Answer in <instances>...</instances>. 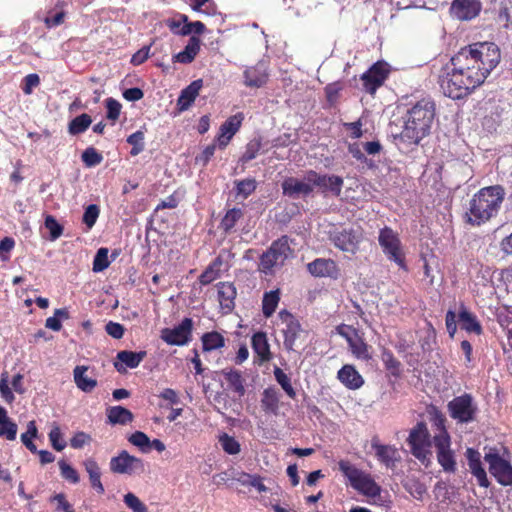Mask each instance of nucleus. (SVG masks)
<instances>
[{"label":"nucleus","mask_w":512,"mask_h":512,"mask_svg":"<svg viewBox=\"0 0 512 512\" xmlns=\"http://www.w3.org/2000/svg\"><path fill=\"white\" fill-rule=\"evenodd\" d=\"M339 469L348 478L351 486L360 493L368 497L380 495L381 487L371 478V476L348 461H340Z\"/></svg>","instance_id":"nucleus-6"},{"label":"nucleus","mask_w":512,"mask_h":512,"mask_svg":"<svg viewBox=\"0 0 512 512\" xmlns=\"http://www.w3.org/2000/svg\"><path fill=\"white\" fill-rule=\"evenodd\" d=\"M110 262L108 261V249L100 248L93 260V271L101 272L105 270L109 266Z\"/></svg>","instance_id":"nucleus-52"},{"label":"nucleus","mask_w":512,"mask_h":512,"mask_svg":"<svg viewBox=\"0 0 512 512\" xmlns=\"http://www.w3.org/2000/svg\"><path fill=\"white\" fill-rule=\"evenodd\" d=\"M252 348L258 355L260 362H267L271 359L270 346L266 334L263 332H257L252 336Z\"/></svg>","instance_id":"nucleus-31"},{"label":"nucleus","mask_w":512,"mask_h":512,"mask_svg":"<svg viewBox=\"0 0 512 512\" xmlns=\"http://www.w3.org/2000/svg\"><path fill=\"white\" fill-rule=\"evenodd\" d=\"M386 78L387 71L380 64H375L362 75L361 80L365 91L374 94Z\"/></svg>","instance_id":"nucleus-20"},{"label":"nucleus","mask_w":512,"mask_h":512,"mask_svg":"<svg viewBox=\"0 0 512 512\" xmlns=\"http://www.w3.org/2000/svg\"><path fill=\"white\" fill-rule=\"evenodd\" d=\"M466 457L468 460V466L471 473L476 477L478 484L481 487L487 488L490 484L485 469L482 467L480 453L473 449L468 448L466 450Z\"/></svg>","instance_id":"nucleus-22"},{"label":"nucleus","mask_w":512,"mask_h":512,"mask_svg":"<svg viewBox=\"0 0 512 512\" xmlns=\"http://www.w3.org/2000/svg\"><path fill=\"white\" fill-rule=\"evenodd\" d=\"M504 196V189L499 185L479 190L470 200L467 221L472 225H480L496 216Z\"/></svg>","instance_id":"nucleus-3"},{"label":"nucleus","mask_w":512,"mask_h":512,"mask_svg":"<svg viewBox=\"0 0 512 512\" xmlns=\"http://www.w3.org/2000/svg\"><path fill=\"white\" fill-rule=\"evenodd\" d=\"M58 465L61 471V475L64 479L74 484L79 482L80 479L78 472L71 465L67 464L63 460L59 461Z\"/></svg>","instance_id":"nucleus-59"},{"label":"nucleus","mask_w":512,"mask_h":512,"mask_svg":"<svg viewBox=\"0 0 512 512\" xmlns=\"http://www.w3.org/2000/svg\"><path fill=\"white\" fill-rule=\"evenodd\" d=\"M339 381L349 389H359L364 380L359 372L352 365H344L337 374Z\"/></svg>","instance_id":"nucleus-27"},{"label":"nucleus","mask_w":512,"mask_h":512,"mask_svg":"<svg viewBox=\"0 0 512 512\" xmlns=\"http://www.w3.org/2000/svg\"><path fill=\"white\" fill-rule=\"evenodd\" d=\"M18 427L15 422L11 419L0 423V437H5L7 440H15L17 435Z\"/></svg>","instance_id":"nucleus-60"},{"label":"nucleus","mask_w":512,"mask_h":512,"mask_svg":"<svg viewBox=\"0 0 512 512\" xmlns=\"http://www.w3.org/2000/svg\"><path fill=\"white\" fill-rule=\"evenodd\" d=\"M69 314L66 309H56L54 311V316L46 319L45 326L53 331H60L62 328L60 319H68Z\"/></svg>","instance_id":"nucleus-46"},{"label":"nucleus","mask_w":512,"mask_h":512,"mask_svg":"<svg viewBox=\"0 0 512 512\" xmlns=\"http://www.w3.org/2000/svg\"><path fill=\"white\" fill-rule=\"evenodd\" d=\"M435 117V104L430 98H423L407 110L400 137L409 144H418L426 137Z\"/></svg>","instance_id":"nucleus-2"},{"label":"nucleus","mask_w":512,"mask_h":512,"mask_svg":"<svg viewBox=\"0 0 512 512\" xmlns=\"http://www.w3.org/2000/svg\"><path fill=\"white\" fill-rule=\"evenodd\" d=\"M372 448L375 450L379 461L387 467H393L400 458L397 449L393 446L372 443Z\"/></svg>","instance_id":"nucleus-30"},{"label":"nucleus","mask_w":512,"mask_h":512,"mask_svg":"<svg viewBox=\"0 0 512 512\" xmlns=\"http://www.w3.org/2000/svg\"><path fill=\"white\" fill-rule=\"evenodd\" d=\"M88 367L76 366L73 370V377L76 386L83 392L89 393L97 386V380L88 377L86 372Z\"/></svg>","instance_id":"nucleus-32"},{"label":"nucleus","mask_w":512,"mask_h":512,"mask_svg":"<svg viewBox=\"0 0 512 512\" xmlns=\"http://www.w3.org/2000/svg\"><path fill=\"white\" fill-rule=\"evenodd\" d=\"M260 148H261V142L259 140L250 141L247 144L246 150L241 157V161L243 163H247V162L253 160L254 158H256Z\"/></svg>","instance_id":"nucleus-61"},{"label":"nucleus","mask_w":512,"mask_h":512,"mask_svg":"<svg viewBox=\"0 0 512 512\" xmlns=\"http://www.w3.org/2000/svg\"><path fill=\"white\" fill-rule=\"evenodd\" d=\"M203 87V80L197 79L191 82L186 88L181 91V94L177 100V106L180 111L187 110L196 97L199 95L201 88Z\"/></svg>","instance_id":"nucleus-25"},{"label":"nucleus","mask_w":512,"mask_h":512,"mask_svg":"<svg viewBox=\"0 0 512 512\" xmlns=\"http://www.w3.org/2000/svg\"><path fill=\"white\" fill-rule=\"evenodd\" d=\"M92 119L88 114H81L75 117L68 126V131L72 135H78L85 132L91 125Z\"/></svg>","instance_id":"nucleus-40"},{"label":"nucleus","mask_w":512,"mask_h":512,"mask_svg":"<svg viewBox=\"0 0 512 512\" xmlns=\"http://www.w3.org/2000/svg\"><path fill=\"white\" fill-rule=\"evenodd\" d=\"M221 262L216 260L213 264L209 265L206 270L200 275L199 281L202 285H208L218 277V270L216 266H219Z\"/></svg>","instance_id":"nucleus-58"},{"label":"nucleus","mask_w":512,"mask_h":512,"mask_svg":"<svg viewBox=\"0 0 512 512\" xmlns=\"http://www.w3.org/2000/svg\"><path fill=\"white\" fill-rule=\"evenodd\" d=\"M349 347L352 353L360 359L367 360L370 358L368 352V346L364 341L358 336L354 337V339H349Z\"/></svg>","instance_id":"nucleus-45"},{"label":"nucleus","mask_w":512,"mask_h":512,"mask_svg":"<svg viewBox=\"0 0 512 512\" xmlns=\"http://www.w3.org/2000/svg\"><path fill=\"white\" fill-rule=\"evenodd\" d=\"M482 9L480 0H453L450 7L452 17L468 21L477 17Z\"/></svg>","instance_id":"nucleus-18"},{"label":"nucleus","mask_w":512,"mask_h":512,"mask_svg":"<svg viewBox=\"0 0 512 512\" xmlns=\"http://www.w3.org/2000/svg\"><path fill=\"white\" fill-rule=\"evenodd\" d=\"M219 441L221 443L223 450L226 453L230 455H235L240 452V444L234 437H231L228 434H223L220 437Z\"/></svg>","instance_id":"nucleus-51"},{"label":"nucleus","mask_w":512,"mask_h":512,"mask_svg":"<svg viewBox=\"0 0 512 512\" xmlns=\"http://www.w3.org/2000/svg\"><path fill=\"white\" fill-rule=\"evenodd\" d=\"M307 268L316 277H336L338 274L337 265L331 259H316Z\"/></svg>","instance_id":"nucleus-26"},{"label":"nucleus","mask_w":512,"mask_h":512,"mask_svg":"<svg viewBox=\"0 0 512 512\" xmlns=\"http://www.w3.org/2000/svg\"><path fill=\"white\" fill-rule=\"evenodd\" d=\"M484 460L489 465V472L500 485H512V465L509 461L495 452L486 453Z\"/></svg>","instance_id":"nucleus-11"},{"label":"nucleus","mask_w":512,"mask_h":512,"mask_svg":"<svg viewBox=\"0 0 512 512\" xmlns=\"http://www.w3.org/2000/svg\"><path fill=\"white\" fill-rule=\"evenodd\" d=\"M127 142L132 145V149L130 151V154L132 156H137L138 154H140L144 148H145V143H144V132L142 131H136L135 133L131 134L130 136H128L127 138Z\"/></svg>","instance_id":"nucleus-48"},{"label":"nucleus","mask_w":512,"mask_h":512,"mask_svg":"<svg viewBox=\"0 0 512 512\" xmlns=\"http://www.w3.org/2000/svg\"><path fill=\"white\" fill-rule=\"evenodd\" d=\"M457 60L467 63L469 71L483 72V80H485L490 72L499 64L501 55L498 46L492 42H478L460 49L454 55Z\"/></svg>","instance_id":"nucleus-4"},{"label":"nucleus","mask_w":512,"mask_h":512,"mask_svg":"<svg viewBox=\"0 0 512 512\" xmlns=\"http://www.w3.org/2000/svg\"><path fill=\"white\" fill-rule=\"evenodd\" d=\"M107 118L112 121H116L121 112V104L114 98L106 99Z\"/></svg>","instance_id":"nucleus-64"},{"label":"nucleus","mask_w":512,"mask_h":512,"mask_svg":"<svg viewBox=\"0 0 512 512\" xmlns=\"http://www.w3.org/2000/svg\"><path fill=\"white\" fill-rule=\"evenodd\" d=\"M38 430L34 421H30L27 425V431L21 434V441L28 450L32 453L37 452V447L32 442V439L37 436Z\"/></svg>","instance_id":"nucleus-47"},{"label":"nucleus","mask_w":512,"mask_h":512,"mask_svg":"<svg viewBox=\"0 0 512 512\" xmlns=\"http://www.w3.org/2000/svg\"><path fill=\"white\" fill-rule=\"evenodd\" d=\"M107 417L111 424L125 425L133 420L131 411L122 406H113L107 409Z\"/></svg>","instance_id":"nucleus-37"},{"label":"nucleus","mask_w":512,"mask_h":512,"mask_svg":"<svg viewBox=\"0 0 512 512\" xmlns=\"http://www.w3.org/2000/svg\"><path fill=\"white\" fill-rule=\"evenodd\" d=\"M237 292L232 283L221 282L218 284V299L223 313H230L235 307Z\"/></svg>","instance_id":"nucleus-24"},{"label":"nucleus","mask_w":512,"mask_h":512,"mask_svg":"<svg viewBox=\"0 0 512 512\" xmlns=\"http://www.w3.org/2000/svg\"><path fill=\"white\" fill-rule=\"evenodd\" d=\"M267 78L268 74L261 63L244 71V84L248 87L259 88L267 82Z\"/></svg>","instance_id":"nucleus-28"},{"label":"nucleus","mask_w":512,"mask_h":512,"mask_svg":"<svg viewBox=\"0 0 512 512\" xmlns=\"http://www.w3.org/2000/svg\"><path fill=\"white\" fill-rule=\"evenodd\" d=\"M110 470L117 474H133L144 471V463L140 458L130 455L126 450L121 451L110 460Z\"/></svg>","instance_id":"nucleus-16"},{"label":"nucleus","mask_w":512,"mask_h":512,"mask_svg":"<svg viewBox=\"0 0 512 512\" xmlns=\"http://www.w3.org/2000/svg\"><path fill=\"white\" fill-rule=\"evenodd\" d=\"M330 237L337 248L350 253L357 251L361 240L360 234L352 229L335 230Z\"/></svg>","instance_id":"nucleus-19"},{"label":"nucleus","mask_w":512,"mask_h":512,"mask_svg":"<svg viewBox=\"0 0 512 512\" xmlns=\"http://www.w3.org/2000/svg\"><path fill=\"white\" fill-rule=\"evenodd\" d=\"M292 255L287 236L274 241L270 248L263 253L260 259V268L263 272H270L273 268L282 266Z\"/></svg>","instance_id":"nucleus-7"},{"label":"nucleus","mask_w":512,"mask_h":512,"mask_svg":"<svg viewBox=\"0 0 512 512\" xmlns=\"http://www.w3.org/2000/svg\"><path fill=\"white\" fill-rule=\"evenodd\" d=\"M205 30V25L201 21L188 22L180 29L179 35L186 36L191 33L202 34Z\"/></svg>","instance_id":"nucleus-63"},{"label":"nucleus","mask_w":512,"mask_h":512,"mask_svg":"<svg viewBox=\"0 0 512 512\" xmlns=\"http://www.w3.org/2000/svg\"><path fill=\"white\" fill-rule=\"evenodd\" d=\"M84 466H85L86 472L89 475L91 486L99 494H103L105 490H104V486H103V484L101 482V479H100L101 478V471H100V468H99L98 464L96 463V461L93 460V459H87L84 462Z\"/></svg>","instance_id":"nucleus-36"},{"label":"nucleus","mask_w":512,"mask_h":512,"mask_svg":"<svg viewBox=\"0 0 512 512\" xmlns=\"http://www.w3.org/2000/svg\"><path fill=\"white\" fill-rule=\"evenodd\" d=\"M448 411L457 422L469 423L475 420L478 408L470 394H463L448 403Z\"/></svg>","instance_id":"nucleus-9"},{"label":"nucleus","mask_w":512,"mask_h":512,"mask_svg":"<svg viewBox=\"0 0 512 512\" xmlns=\"http://www.w3.org/2000/svg\"><path fill=\"white\" fill-rule=\"evenodd\" d=\"M257 183L255 179L247 178L236 182L237 195L242 196L246 199L256 189Z\"/></svg>","instance_id":"nucleus-49"},{"label":"nucleus","mask_w":512,"mask_h":512,"mask_svg":"<svg viewBox=\"0 0 512 512\" xmlns=\"http://www.w3.org/2000/svg\"><path fill=\"white\" fill-rule=\"evenodd\" d=\"M146 357V351L133 352L128 350L119 351L117 359L119 362L114 363V367L120 373L125 372L126 368H136Z\"/></svg>","instance_id":"nucleus-23"},{"label":"nucleus","mask_w":512,"mask_h":512,"mask_svg":"<svg viewBox=\"0 0 512 512\" xmlns=\"http://www.w3.org/2000/svg\"><path fill=\"white\" fill-rule=\"evenodd\" d=\"M49 441L51 442L52 447L56 451H62L66 447V442L62 437V433L60 427L56 424L53 425L51 431L49 432Z\"/></svg>","instance_id":"nucleus-54"},{"label":"nucleus","mask_w":512,"mask_h":512,"mask_svg":"<svg viewBox=\"0 0 512 512\" xmlns=\"http://www.w3.org/2000/svg\"><path fill=\"white\" fill-rule=\"evenodd\" d=\"M200 47V39L196 36L190 37L184 50L173 56V61L182 64L191 63L199 53Z\"/></svg>","instance_id":"nucleus-29"},{"label":"nucleus","mask_w":512,"mask_h":512,"mask_svg":"<svg viewBox=\"0 0 512 512\" xmlns=\"http://www.w3.org/2000/svg\"><path fill=\"white\" fill-rule=\"evenodd\" d=\"M378 241L387 258L395 262L400 268L406 270L404 253L398 234L390 227H384L379 232Z\"/></svg>","instance_id":"nucleus-8"},{"label":"nucleus","mask_w":512,"mask_h":512,"mask_svg":"<svg viewBox=\"0 0 512 512\" xmlns=\"http://www.w3.org/2000/svg\"><path fill=\"white\" fill-rule=\"evenodd\" d=\"M411 453L420 461L424 462L429 454L430 435L424 422H419L410 431L407 439Z\"/></svg>","instance_id":"nucleus-10"},{"label":"nucleus","mask_w":512,"mask_h":512,"mask_svg":"<svg viewBox=\"0 0 512 512\" xmlns=\"http://www.w3.org/2000/svg\"><path fill=\"white\" fill-rule=\"evenodd\" d=\"M243 116L236 114L229 117L221 126L217 137L218 145L221 149L225 148L232 137L236 134L241 126Z\"/></svg>","instance_id":"nucleus-21"},{"label":"nucleus","mask_w":512,"mask_h":512,"mask_svg":"<svg viewBox=\"0 0 512 512\" xmlns=\"http://www.w3.org/2000/svg\"><path fill=\"white\" fill-rule=\"evenodd\" d=\"M313 170L305 173L303 179L297 177H287L283 180L281 187L283 194L291 199L306 197L313 192V183L310 180Z\"/></svg>","instance_id":"nucleus-12"},{"label":"nucleus","mask_w":512,"mask_h":512,"mask_svg":"<svg viewBox=\"0 0 512 512\" xmlns=\"http://www.w3.org/2000/svg\"><path fill=\"white\" fill-rule=\"evenodd\" d=\"M203 349L211 351L224 346V337L218 332H208L202 336Z\"/></svg>","instance_id":"nucleus-41"},{"label":"nucleus","mask_w":512,"mask_h":512,"mask_svg":"<svg viewBox=\"0 0 512 512\" xmlns=\"http://www.w3.org/2000/svg\"><path fill=\"white\" fill-rule=\"evenodd\" d=\"M192 328V319L184 318L181 323L174 328L162 329L160 338L168 345L183 346L190 341Z\"/></svg>","instance_id":"nucleus-15"},{"label":"nucleus","mask_w":512,"mask_h":512,"mask_svg":"<svg viewBox=\"0 0 512 512\" xmlns=\"http://www.w3.org/2000/svg\"><path fill=\"white\" fill-rule=\"evenodd\" d=\"M128 440L131 444L140 448L142 452L150 451V439L145 433L141 431H136L133 434H131Z\"/></svg>","instance_id":"nucleus-50"},{"label":"nucleus","mask_w":512,"mask_h":512,"mask_svg":"<svg viewBox=\"0 0 512 512\" xmlns=\"http://www.w3.org/2000/svg\"><path fill=\"white\" fill-rule=\"evenodd\" d=\"M222 374L228 383L229 389L235 392L239 397L244 396L246 389L242 373L235 369H225L222 371Z\"/></svg>","instance_id":"nucleus-34"},{"label":"nucleus","mask_w":512,"mask_h":512,"mask_svg":"<svg viewBox=\"0 0 512 512\" xmlns=\"http://www.w3.org/2000/svg\"><path fill=\"white\" fill-rule=\"evenodd\" d=\"M280 301V290L266 292L262 300V311L266 318H269L275 312Z\"/></svg>","instance_id":"nucleus-38"},{"label":"nucleus","mask_w":512,"mask_h":512,"mask_svg":"<svg viewBox=\"0 0 512 512\" xmlns=\"http://www.w3.org/2000/svg\"><path fill=\"white\" fill-rule=\"evenodd\" d=\"M239 481L243 485H248L256 488L259 492H266L267 487L263 484L262 478L258 475H251L247 473H243L239 478Z\"/></svg>","instance_id":"nucleus-55"},{"label":"nucleus","mask_w":512,"mask_h":512,"mask_svg":"<svg viewBox=\"0 0 512 512\" xmlns=\"http://www.w3.org/2000/svg\"><path fill=\"white\" fill-rule=\"evenodd\" d=\"M243 216V212L239 208H232L226 212L223 219L221 220L220 227L229 233L235 227L237 221Z\"/></svg>","instance_id":"nucleus-42"},{"label":"nucleus","mask_w":512,"mask_h":512,"mask_svg":"<svg viewBox=\"0 0 512 512\" xmlns=\"http://www.w3.org/2000/svg\"><path fill=\"white\" fill-rule=\"evenodd\" d=\"M406 491L415 499L422 500L427 493L426 486L415 478H409L404 483Z\"/></svg>","instance_id":"nucleus-43"},{"label":"nucleus","mask_w":512,"mask_h":512,"mask_svg":"<svg viewBox=\"0 0 512 512\" xmlns=\"http://www.w3.org/2000/svg\"><path fill=\"white\" fill-rule=\"evenodd\" d=\"M312 177L309 181L313 183V188L318 187L323 194L330 193L335 197L340 196L344 184L342 177L338 175H321L314 170Z\"/></svg>","instance_id":"nucleus-17"},{"label":"nucleus","mask_w":512,"mask_h":512,"mask_svg":"<svg viewBox=\"0 0 512 512\" xmlns=\"http://www.w3.org/2000/svg\"><path fill=\"white\" fill-rule=\"evenodd\" d=\"M261 408L265 413L278 414L279 393L276 388L268 387L262 393Z\"/></svg>","instance_id":"nucleus-33"},{"label":"nucleus","mask_w":512,"mask_h":512,"mask_svg":"<svg viewBox=\"0 0 512 512\" xmlns=\"http://www.w3.org/2000/svg\"><path fill=\"white\" fill-rule=\"evenodd\" d=\"M99 213H100V209L97 205L91 204V205L87 206L84 211L83 218H82L83 223L89 229L92 228L95 225V223L99 217Z\"/></svg>","instance_id":"nucleus-56"},{"label":"nucleus","mask_w":512,"mask_h":512,"mask_svg":"<svg viewBox=\"0 0 512 512\" xmlns=\"http://www.w3.org/2000/svg\"><path fill=\"white\" fill-rule=\"evenodd\" d=\"M82 161L87 167H94L98 164H100L103 160V156L97 152V150L93 147L87 148L82 153Z\"/></svg>","instance_id":"nucleus-53"},{"label":"nucleus","mask_w":512,"mask_h":512,"mask_svg":"<svg viewBox=\"0 0 512 512\" xmlns=\"http://www.w3.org/2000/svg\"><path fill=\"white\" fill-rule=\"evenodd\" d=\"M125 504L133 510V512H148L147 507L133 493H127L124 496Z\"/></svg>","instance_id":"nucleus-62"},{"label":"nucleus","mask_w":512,"mask_h":512,"mask_svg":"<svg viewBox=\"0 0 512 512\" xmlns=\"http://www.w3.org/2000/svg\"><path fill=\"white\" fill-rule=\"evenodd\" d=\"M274 376L278 384L282 387L285 393L292 399L296 397V391L291 385L290 378L282 369L276 367L274 369Z\"/></svg>","instance_id":"nucleus-44"},{"label":"nucleus","mask_w":512,"mask_h":512,"mask_svg":"<svg viewBox=\"0 0 512 512\" xmlns=\"http://www.w3.org/2000/svg\"><path fill=\"white\" fill-rule=\"evenodd\" d=\"M339 469L348 478L351 486L360 493L368 497L380 495L381 487L371 478V476L348 461H340Z\"/></svg>","instance_id":"nucleus-5"},{"label":"nucleus","mask_w":512,"mask_h":512,"mask_svg":"<svg viewBox=\"0 0 512 512\" xmlns=\"http://www.w3.org/2000/svg\"><path fill=\"white\" fill-rule=\"evenodd\" d=\"M459 322L461 328L467 332H473L477 335L482 333V327L476 316L469 312L464 305H461L459 311Z\"/></svg>","instance_id":"nucleus-35"},{"label":"nucleus","mask_w":512,"mask_h":512,"mask_svg":"<svg viewBox=\"0 0 512 512\" xmlns=\"http://www.w3.org/2000/svg\"><path fill=\"white\" fill-rule=\"evenodd\" d=\"M433 443L437 452V460L443 470L453 473L456 470V460L454 452L450 449V436L448 432H442L441 435H434Z\"/></svg>","instance_id":"nucleus-13"},{"label":"nucleus","mask_w":512,"mask_h":512,"mask_svg":"<svg viewBox=\"0 0 512 512\" xmlns=\"http://www.w3.org/2000/svg\"><path fill=\"white\" fill-rule=\"evenodd\" d=\"M463 58L459 60L453 56L445 65L439 76V84L443 93L452 99H461L479 87L483 80V72L469 71Z\"/></svg>","instance_id":"nucleus-1"},{"label":"nucleus","mask_w":512,"mask_h":512,"mask_svg":"<svg viewBox=\"0 0 512 512\" xmlns=\"http://www.w3.org/2000/svg\"><path fill=\"white\" fill-rule=\"evenodd\" d=\"M279 319L284 325L282 329L284 335L283 345L286 350L292 351L297 344V340L300 339L301 335L304 333V330L299 321L287 310L279 312Z\"/></svg>","instance_id":"nucleus-14"},{"label":"nucleus","mask_w":512,"mask_h":512,"mask_svg":"<svg viewBox=\"0 0 512 512\" xmlns=\"http://www.w3.org/2000/svg\"><path fill=\"white\" fill-rule=\"evenodd\" d=\"M497 22L507 28L512 24V1L511 0H500Z\"/></svg>","instance_id":"nucleus-39"},{"label":"nucleus","mask_w":512,"mask_h":512,"mask_svg":"<svg viewBox=\"0 0 512 512\" xmlns=\"http://www.w3.org/2000/svg\"><path fill=\"white\" fill-rule=\"evenodd\" d=\"M45 227L49 230L50 240L52 241L58 239L63 233V227L51 215L46 216Z\"/></svg>","instance_id":"nucleus-57"}]
</instances>
